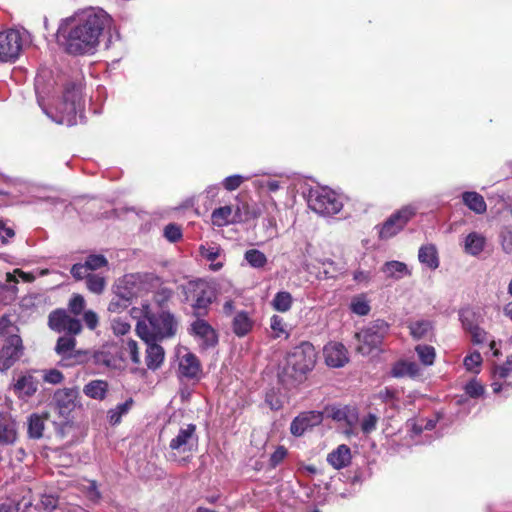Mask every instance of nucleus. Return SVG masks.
<instances>
[{
    "mask_svg": "<svg viewBox=\"0 0 512 512\" xmlns=\"http://www.w3.org/2000/svg\"><path fill=\"white\" fill-rule=\"evenodd\" d=\"M512 373V356L507 357L506 361L496 366L493 371V380L509 379Z\"/></svg>",
    "mask_w": 512,
    "mask_h": 512,
    "instance_id": "42",
    "label": "nucleus"
},
{
    "mask_svg": "<svg viewBox=\"0 0 512 512\" xmlns=\"http://www.w3.org/2000/svg\"><path fill=\"white\" fill-rule=\"evenodd\" d=\"M80 395L77 387L58 389L53 396L59 414L67 417L79 404Z\"/></svg>",
    "mask_w": 512,
    "mask_h": 512,
    "instance_id": "12",
    "label": "nucleus"
},
{
    "mask_svg": "<svg viewBox=\"0 0 512 512\" xmlns=\"http://www.w3.org/2000/svg\"><path fill=\"white\" fill-rule=\"evenodd\" d=\"M197 444L196 426L194 424H187L179 428L177 433L171 438L168 457L170 460L177 461L179 456L194 451Z\"/></svg>",
    "mask_w": 512,
    "mask_h": 512,
    "instance_id": "7",
    "label": "nucleus"
},
{
    "mask_svg": "<svg viewBox=\"0 0 512 512\" xmlns=\"http://www.w3.org/2000/svg\"><path fill=\"white\" fill-rule=\"evenodd\" d=\"M132 405L133 400L128 399L125 402L118 404L114 409H111L108 412L109 422L113 425L118 424L121 421L122 416L131 409Z\"/></svg>",
    "mask_w": 512,
    "mask_h": 512,
    "instance_id": "37",
    "label": "nucleus"
},
{
    "mask_svg": "<svg viewBox=\"0 0 512 512\" xmlns=\"http://www.w3.org/2000/svg\"><path fill=\"white\" fill-rule=\"evenodd\" d=\"M232 206L226 205L215 209L212 212L211 219L214 226L223 227L232 222Z\"/></svg>",
    "mask_w": 512,
    "mask_h": 512,
    "instance_id": "28",
    "label": "nucleus"
},
{
    "mask_svg": "<svg viewBox=\"0 0 512 512\" xmlns=\"http://www.w3.org/2000/svg\"><path fill=\"white\" fill-rule=\"evenodd\" d=\"M350 307L353 313L360 316L367 315L370 311L369 303L364 296L353 298Z\"/></svg>",
    "mask_w": 512,
    "mask_h": 512,
    "instance_id": "44",
    "label": "nucleus"
},
{
    "mask_svg": "<svg viewBox=\"0 0 512 512\" xmlns=\"http://www.w3.org/2000/svg\"><path fill=\"white\" fill-rule=\"evenodd\" d=\"M35 90L39 105L44 113L54 122L67 126L77 124V115L83 110L82 93L79 84L69 83L65 86L62 99L55 107V113L48 111L43 106L44 94L46 92L42 75L36 77Z\"/></svg>",
    "mask_w": 512,
    "mask_h": 512,
    "instance_id": "2",
    "label": "nucleus"
},
{
    "mask_svg": "<svg viewBox=\"0 0 512 512\" xmlns=\"http://www.w3.org/2000/svg\"><path fill=\"white\" fill-rule=\"evenodd\" d=\"M57 505L58 498L53 495H43L39 503V507L47 512L53 511Z\"/></svg>",
    "mask_w": 512,
    "mask_h": 512,
    "instance_id": "55",
    "label": "nucleus"
},
{
    "mask_svg": "<svg viewBox=\"0 0 512 512\" xmlns=\"http://www.w3.org/2000/svg\"><path fill=\"white\" fill-rule=\"evenodd\" d=\"M381 271L388 277L399 280L407 275H410V271L407 265L400 261H388L386 262Z\"/></svg>",
    "mask_w": 512,
    "mask_h": 512,
    "instance_id": "25",
    "label": "nucleus"
},
{
    "mask_svg": "<svg viewBox=\"0 0 512 512\" xmlns=\"http://www.w3.org/2000/svg\"><path fill=\"white\" fill-rule=\"evenodd\" d=\"M492 390L495 394L503 393L505 397L512 394V381L505 380H493L491 384Z\"/></svg>",
    "mask_w": 512,
    "mask_h": 512,
    "instance_id": "46",
    "label": "nucleus"
},
{
    "mask_svg": "<svg viewBox=\"0 0 512 512\" xmlns=\"http://www.w3.org/2000/svg\"><path fill=\"white\" fill-rule=\"evenodd\" d=\"M389 325L384 320H375L355 334L358 342L356 350L362 355H369L380 349L388 334Z\"/></svg>",
    "mask_w": 512,
    "mask_h": 512,
    "instance_id": "5",
    "label": "nucleus"
},
{
    "mask_svg": "<svg viewBox=\"0 0 512 512\" xmlns=\"http://www.w3.org/2000/svg\"><path fill=\"white\" fill-rule=\"evenodd\" d=\"M83 319H84L86 326L90 330H94L97 327L98 322H99L97 314L95 312H93L92 310H88V311L84 312Z\"/></svg>",
    "mask_w": 512,
    "mask_h": 512,
    "instance_id": "62",
    "label": "nucleus"
},
{
    "mask_svg": "<svg viewBox=\"0 0 512 512\" xmlns=\"http://www.w3.org/2000/svg\"><path fill=\"white\" fill-rule=\"evenodd\" d=\"M17 327L11 322L7 316L0 318V336L9 337L12 334H16Z\"/></svg>",
    "mask_w": 512,
    "mask_h": 512,
    "instance_id": "49",
    "label": "nucleus"
},
{
    "mask_svg": "<svg viewBox=\"0 0 512 512\" xmlns=\"http://www.w3.org/2000/svg\"><path fill=\"white\" fill-rule=\"evenodd\" d=\"M49 327L56 332H65L69 335H78L82 331L79 319L72 317L66 310L58 309L49 314Z\"/></svg>",
    "mask_w": 512,
    "mask_h": 512,
    "instance_id": "10",
    "label": "nucleus"
},
{
    "mask_svg": "<svg viewBox=\"0 0 512 512\" xmlns=\"http://www.w3.org/2000/svg\"><path fill=\"white\" fill-rule=\"evenodd\" d=\"M93 362L98 366L112 368L115 366L114 356L106 350H98L93 353Z\"/></svg>",
    "mask_w": 512,
    "mask_h": 512,
    "instance_id": "41",
    "label": "nucleus"
},
{
    "mask_svg": "<svg viewBox=\"0 0 512 512\" xmlns=\"http://www.w3.org/2000/svg\"><path fill=\"white\" fill-rule=\"evenodd\" d=\"M137 292L133 290H125L119 292L117 297L113 298L109 303L108 310L111 312H119L127 307L128 302L136 296Z\"/></svg>",
    "mask_w": 512,
    "mask_h": 512,
    "instance_id": "30",
    "label": "nucleus"
},
{
    "mask_svg": "<svg viewBox=\"0 0 512 512\" xmlns=\"http://www.w3.org/2000/svg\"><path fill=\"white\" fill-rule=\"evenodd\" d=\"M18 437L17 423L7 412L0 411V447L12 445Z\"/></svg>",
    "mask_w": 512,
    "mask_h": 512,
    "instance_id": "16",
    "label": "nucleus"
},
{
    "mask_svg": "<svg viewBox=\"0 0 512 512\" xmlns=\"http://www.w3.org/2000/svg\"><path fill=\"white\" fill-rule=\"evenodd\" d=\"M307 203L311 210L322 216L337 214L343 207L340 197L327 187L311 188Z\"/></svg>",
    "mask_w": 512,
    "mask_h": 512,
    "instance_id": "6",
    "label": "nucleus"
},
{
    "mask_svg": "<svg viewBox=\"0 0 512 512\" xmlns=\"http://www.w3.org/2000/svg\"><path fill=\"white\" fill-rule=\"evenodd\" d=\"M186 300H189V294H193V308L196 310L206 309L211 304L213 292L204 282H190L185 288Z\"/></svg>",
    "mask_w": 512,
    "mask_h": 512,
    "instance_id": "13",
    "label": "nucleus"
},
{
    "mask_svg": "<svg viewBox=\"0 0 512 512\" xmlns=\"http://www.w3.org/2000/svg\"><path fill=\"white\" fill-rule=\"evenodd\" d=\"M325 362L333 368L343 367L349 361L348 351L340 342H329L323 349Z\"/></svg>",
    "mask_w": 512,
    "mask_h": 512,
    "instance_id": "15",
    "label": "nucleus"
},
{
    "mask_svg": "<svg viewBox=\"0 0 512 512\" xmlns=\"http://www.w3.org/2000/svg\"><path fill=\"white\" fill-rule=\"evenodd\" d=\"M256 183L259 188L267 190L268 192H276L281 187V182L279 180L272 178L261 179L258 180Z\"/></svg>",
    "mask_w": 512,
    "mask_h": 512,
    "instance_id": "52",
    "label": "nucleus"
},
{
    "mask_svg": "<svg viewBox=\"0 0 512 512\" xmlns=\"http://www.w3.org/2000/svg\"><path fill=\"white\" fill-rule=\"evenodd\" d=\"M177 321L167 311L159 314H150L148 306L145 307V315L137 322L136 332L145 342H157L164 338L172 337L176 333Z\"/></svg>",
    "mask_w": 512,
    "mask_h": 512,
    "instance_id": "4",
    "label": "nucleus"
},
{
    "mask_svg": "<svg viewBox=\"0 0 512 512\" xmlns=\"http://www.w3.org/2000/svg\"><path fill=\"white\" fill-rule=\"evenodd\" d=\"M70 313L74 316L80 315L85 308V299L80 294H74L68 303Z\"/></svg>",
    "mask_w": 512,
    "mask_h": 512,
    "instance_id": "47",
    "label": "nucleus"
},
{
    "mask_svg": "<svg viewBox=\"0 0 512 512\" xmlns=\"http://www.w3.org/2000/svg\"><path fill=\"white\" fill-rule=\"evenodd\" d=\"M460 321L462 323V327L468 333L478 327L476 321V315L470 309L461 310L459 313Z\"/></svg>",
    "mask_w": 512,
    "mask_h": 512,
    "instance_id": "43",
    "label": "nucleus"
},
{
    "mask_svg": "<svg viewBox=\"0 0 512 512\" xmlns=\"http://www.w3.org/2000/svg\"><path fill=\"white\" fill-rule=\"evenodd\" d=\"M463 203L476 214H483L487 210L486 202L482 195L477 192H464Z\"/></svg>",
    "mask_w": 512,
    "mask_h": 512,
    "instance_id": "24",
    "label": "nucleus"
},
{
    "mask_svg": "<svg viewBox=\"0 0 512 512\" xmlns=\"http://www.w3.org/2000/svg\"><path fill=\"white\" fill-rule=\"evenodd\" d=\"M164 236L170 242H177L182 237V231L175 224H168L164 228Z\"/></svg>",
    "mask_w": 512,
    "mask_h": 512,
    "instance_id": "51",
    "label": "nucleus"
},
{
    "mask_svg": "<svg viewBox=\"0 0 512 512\" xmlns=\"http://www.w3.org/2000/svg\"><path fill=\"white\" fill-rule=\"evenodd\" d=\"M45 418L39 414H32L28 418V435L30 438L39 439L43 436Z\"/></svg>",
    "mask_w": 512,
    "mask_h": 512,
    "instance_id": "29",
    "label": "nucleus"
},
{
    "mask_svg": "<svg viewBox=\"0 0 512 512\" xmlns=\"http://www.w3.org/2000/svg\"><path fill=\"white\" fill-rule=\"evenodd\" d=\"M293 303L292 295L287 291H280L276 293L272 300V306L276 311L287 312L290 310Z\"/></svg>",
    "mask_w": 512,
    "mask_h": 512,
    "instance_id": "33",
    "label": "nucleus"
},
{
    "mask_svg": "<svg viewBox=\"0 0 512 512\" xmlns=\"http://www.w3.org/2000/svg\"><path fill=\"white\" fill-rule=\"evenodd\" d=\"M322 414L316 411L302 413L297 416L290 425V431L294 436H302L308 429L320 424Z\"/></svg>",
    "mask_w": 512,
    "mask_h": 512,
    "instance_id": "17",
    "label": "nucleus"
},
{
    "mask_svg": "<svg viewBox=\"0 0 512 512\" xmlns=\"http://www.w3.org/2000/svg\"><path fill=\"white\" fill-rule=\"evenodd\" d=\"M392 373L395 377H415L419 373V367L413 362H401L394 366Z\"/></svg>",
    "mask_w": 512,
    "mask_h": 512,
    "instance_id": "36",
    "label": "nucleus"
},
{
    "mask_svg": "<svg viewBox=\"0 0 512 512\" xmlns=\"http://www.w3.org/2000/svg\"><path fill=\"white\" fill-rule=\"evenodd\" d=\"M416 210V207L408 205L393 213L382 225L380 237L382 239H389L395 236L415 216Z\"/></svg>",
    "mask_w": 512,
    "mask_h": 512,
    "instance_id": "8",
    "label": "nucleus"
},
{
    "mask_svg": "<svg viewBox=\"0 0 512 512\" xmlns=\"http://www.w3.org/2000/svg\"><path fill=\"white\" fill-rule=\"evenodd\" d=\"M15 275H18L25 282H33L35 280V276L33 274L24 272L21 269H15L13 273H6V281L8 283L16 284L18 280L16 279ZM7 289L13 293H16L18 290L16 285L7 286Z\"/></svg>",
    "mask_w": 512,
    "mask_h": 512,
    "instance_id": "39",
    "label": "nucleus"
},
{
    "mask_svg": "<svg viewBox=\"0 0 512 512\" xmlns=\"http://www.w3.org/2000/svg\"><path fill=\"white\" fill-rule=\"evenodd\" d=\"M43 379L50 384H60L64 380L63 374L57 369H50L44 372Z\"/></svg>",
    "mask_w": 512,
    "mask_h": 512,
    "instance_id": "58",
    "label": "nucleus"
},
{
    "mask_svg": "<svg viewBox=\"0 0 512 512\" xmlns=\"http://www.w3.org/2000/svg\"><path fill=\"white\" fill-rule=\"evenodd\" d=\"M74 335L62 336L58 339L56 344V352L65 358H70L76 345Z\"/></svg>",
    "mask_w": 512,
    "mask_h": 512,
    "instance_id": "32",
    "label": "nucleus"
},
{
    "mask_svg": "<svg viewBox=\"0 0 512 512\" xmlns=\"http://www.w3.org/2000/svg\"><path fill=\"white\" fill-rule=\"evenodd\" d=\"M111 327L114 334L118 336L127 334L131 328L129 323L120 318L114 319L111 323Z\"/></svg>",
    "mask_w": 512,
    "mask_h": 512,
    "instance_id": "57",
    "label": "nucleus"
},
{
    "mask_svg": "<svg viewBox=\"0 0 512 512\" xmlns=\"http://www.w3.org/2000/svg\"><path fill=\"white\" fill-rule=\"evenodd\" d=\"M500 240L503 251L506 254H512V231L509 229L502 230Z\"/></svg>",
    "mask_w": 512,
    "mask_h": 512,
    "instance_id": "59",
    "label": "nucleus"
},
{
    "mask_svg": "<svg viewBox=\"0 0 512 512\" xmlns=\"http://www.w3.org/2000/svg\"><path fill=\"white\" fill-rule=\"evenodd\" d=\"M23 354L22 339L17 334H12L4 340L0 349V371H6L12 367Z\"/></svg>",
    "mask_w": 512,
    "mask_h": 512,
    "instance_id": "11",
    "label": "nucleus"
},
{
    "mask_svg": "<svg viewBox=\"0 0 512 512\" xmlns=\"http://www.w3.org/2000/svg\"><path fill=\"white\" fill-rule=\"evenodd\" d=\"M472 342L475 344H482L486 341V332L479 326L469 332Z\"/></svg>",
    "mask_w": 512,
    "mask_h": 512,
    "instance_id": "64",
    "label": "nucleus"
},
{
    "mask_svg": "<svg viewBox=\"0 0 512 512\" xmlns=\"http://www.w3.org/2000/svg\"><path fill=\"white\" fill-rule=\"evenodd\" d=\"M14 387L17 391L26 396L33 395L37 390L36 382L31 375H23L19 377Z\"/></svg>",
    "mask_w": 512,
    "mask_h": 512,
    "instance_id": "34",
    "label": "nucleus"
},
{
    "mask_svg": "<svg viewBox=\"0 0 512 512\" xmlns=\"http://www.w3.org/2000/svg\"><path fill=\"white\" fill-rule=\"evenodd\" d=\"M85 265L88 271H95L102 267L107 266L108 261L103 255H89L85 260Z\"/></svg>",
    "mask_w": 512,
    "mask_h": 512,
    "instance_id": "45",
    "label": "nucleus"
},
{
    "mask_svg": "<svg viewBox=\"0 0 512 512\" xmlns=\"http://www.w3.org/2000/svg\"><path fill=\"white\" fill-rule=\"evenodd\" d=\"M244 259L255 269L263 268L268 262L266 255L258 249L247 250L244 254Z\"/></svg>",
    "mask_w": 512,
    "mask_h": 512,
    "instance_id": "35",
    "label": "nucleus"
},
{
    "mask_svg": "<svg viewBox=\"0 0 512 512\" xmlns=\"http://www.w3.org/2000/svg\"><path fill=\"white\" fill-rule=\"evenodd\" d=\"M286 455L287 450L283 446L278 447L270 457V466L276 467L280 462H282Z\"/></svg>",
    "mask_w": 512,
    "mask_h": 512,
    "instance_id": "61",
    "label": "nucleus"
},
{
    "mask_svg": "<svg viewBox=\"0 0 512 512\" xmlns=\"http://www.w3.org/2000/svg\"><path fill=\"white\" fill-rule=\"evenodd\" d=\"M486 245V238L478 232L469 233L464 241L463 247L466 254L471 256H478L481 254Z\"/></svg>",
    "mask_w": 512,
    "mask_h": 512,
    "instance_id": "20",
    "label": "nucleus"
},
{
    "mask_svg": "<svg viewBox=\"0 0 512 512\" xmlns=\"http://www.w3.org/2000/svg\"><path fill=\"white\" fill-rule=\"evenodd\" d=\"M109 385L107 381L96 379L91 380L83 387V393L94 400L102 401L106 398Z\"/></svg>",
    "mask_w": 512,
    "mask_h": 512,
    "instance_id": "21",
    "label": "nucleus"
},
{
    "mask_svg": "<svg viewBox=\"0 0 512 512\" xmlns=\"http://www.w3.org/2000/svg\"><path fill=\"white\" fill-rule=\"evenodd\" d=\"M482 363L481 354L477 351L467 355L464 358V365L467 370L473 371L475 368L479 367Z\"/></svg>",
    "mask_w": 512,
    "mask_h": 512,
    "instance_id": "54",
    "label": "nucleus"
},
{
    "mask_svg": "<svg viewBox=\"0 0 512 512\" xmlns=\"http://www.w3.org/2000/svg\"><path fill=\"white\" fill-rule=\"evenodd\" d=\"M464 390L470 397L478 398L483 395L484 386L476 379H472L465 385Z\"/></svg>",
    "mask_w": 512,
    "mask_h": 512,
    "instance_id": "48",
    "label": "nucleus"
},
{
    "mask_svg": "<svg viewBox=\"0 0 512 512\" xmlns=\"http://www.w3.org/2000/svg\"><path fill=\"white\" fill-rule=\"evenodd\" d=\"M190 332L197 339L202 349L214 347L218 342L215 330L203 319L192 322Z\"/></svg>",
    "mask_w": 512,
    "mask_h": 512,
    "instance_id": "14",
    "label": "nucleus"
},
{
    "mask_svg": "<svg viewBox=\"0 0 512 512\" xmlns=\"http://www.w3.org/2000/svg\"><path fill=\"white\" fill-rule=\"evenodd\" d=\"M410 334L419 340L427 337L432 331V323L428 320H418L409 325Z\"/></svg>",
    "mask_w": 512,
    "mask_h": 512,
    "instance_id": "31",
    "label": "nucleus"
},
{
    "mask_svg": "<svg viewBox=\"0 0 512 512\" xmlns=\"http://www.w3.org/2000/svg\"><path fill=\"white\" fill-rule=\"evenodd\" d=\"M87 289L94 294H101L106 287V279L100 274L90 273L86 280Z\"/></svg>",
    "mask_w": 512,
    "mask_h": 512,
    "instance_id": "38",
    "label": "nucleus"
},
{
    "mask_svg": "<svg viewBox=\"0 0 512 512\" xmlns=\"http://www.w3.org/2000/svg\"><path fill=\"white\" fill-rule=\"evenodd\" d=\"M200 255L207 261L211 262L210 269L213 271H219L223 267V263L216 260L221 256L222 249L217 244H204L199 247Z\"/></svg>",
    "mask_w": 512,
    "mask_h": 512,
    "instance_id": "22",
    "label": "nucleus"
},
{
    "mask_svg": "<svg viewBox=\"0 0 512 512\" xmlns=\"http://www.w3.org/2000/svg\"><path fill=\"white\" fill-rule=\"evenodd\" d=\"M23 42L19 31L9 29L0 32V62L15 61L22 50Z\"/></svg>",
    "mask_w": 512,
    "mask_h": 512,
    "instance_id": "9",
    "label": "nucleus"
},
{
    "mask_svg": "<svg viewBox=\"0 0 512 512\" xmlns=\"http://www.w3.org/2000/svg\"><path fill=\"white\" fill-rule=\"evenodd\" d=\"M179 369L184 376L194 378L200 371V364L195 355L187 353L180 359Z\"/></svg>",
    "mask_w": 512,
    "mask_h": 512,
    "instance_id": "23",
    "label": "nucleus"
},
{
    "mask_svg": "<svg viewBox=\"0 0 512 512\" xmlns=\"http://www.w3.org/2000/svg\"><path fill=\"white\" fill-rule=\"evenodd\" d=\"M110 22V16L96 8L82 10L66 19L59 30L65 51L72 55L93 53Z\"/></svg>",
    "mask_w": 512,
    "mask_h": 512,
    "instance_id": "1",
    "label": "nucleus"
},
{
    "mask_svg": "<svg viewBox=\"0 0 512 512\" xmlns=\"http://www.w3.org/2000/svg\"><path fill=\"white\" fill-rule=\"evenodd\" d=\"M245 179L246 178L238 174L228 176L223 180V186L228 191H234L243 183Z\"/></svg>",
    "mask_w": 512,
    "mask_h": 512,
    "instance_id": "53",
    "label": "nucleus"
},
{
    "mask_svg": "<svg viewBox=\"0 0 512 512\" xmlns=\"http://www.w3.org/2000/svg\"><path fill=\"white\" fill-rule=\"evenodd\" d=\"M415 351L420 359V361L426 365H432L435 360V349L432 346L429 345H418L415 348Z\"/></svg>",
    "mask_w": 512,
    "mask_h": 512,
    "instance_id": "40",
    "label": "nucleus"
},
{
    "mask_svg": "<svg viewBox=\"0 0 512 512\" xmlns=\"http://www.w3.org/2000/svg\"><path fill=\"white\" fill-rule=\"evenodd\" d=\"M253 322L246 312H239L233 319V331L239 336H245L252 329Z\"/></svg>",
    "mask_w": 512,
    "mask_h": 512,
    "instance_id": "27",
    "label": "nucleus"
},
{
    "mask_svg": "<svg viewBox=\"0 0 512 512\" xmlns=\"http://www.w3.org/2000/svg\"><path fill=\"white\" fill-rule=\"evenodd\" d=\"M271 329L275 332V336L279 337L281 334L285 333L284 322L283 319L279 316L274 315L271 318Z\"/></svg>",
    "mask_w": 512,
    "mask_h": 512,
    "instance_id": "63",
    "label": "nucleus"
},
{
    "mask_svg": "<svg viewBox=\"0 0 512 512\" xmlns=\"http://www.w3.org/2000/svg\"><path fill=\"white\" fill-rule=\"evenodd\" d=\"M146 348V366L150 370L158 369L164 361L165 352L162 346L156 342H145Z\"/></svg>",
    "mask_w": 512,
    "mask_h": 512,
    "instance_id": "19",
    "label": "nucleus"
},
{
    "mask_svg": "<svg viewBox=\"0 0 512 512\" xmlns=\"http://www.w3.org/2000/svg\"><path fill=\"white\" fill-rule=\"evenodd\" d=\"M419 261L426 265L428 268L435 270L439 266L437 250L433 245H425L419 249Z\"/></svg>",
    "mask_w": 512,
    "mask_h": 512,
    "instance_id": "26",
    "label": "nucleus"
},
{
    "mask_svg": "<svg viewBox=\"0 0 512 512\" xmlns=\"http://www.w3.org/2000/svg\"><path fill=\"white\" fill-rule=\"evenodd\" d=\"M317 353L309 342H302L286 356L279 377L286 385H295L306 379L316 363Z\"/></svg>",
    "mask_w": 512,
    "mask_h": 512,
    "instance_id": "3",
    "label": "nucleus"
},
{
    "mask_svg": "<svg viewBox=\"0 0 512 512\" xmlns=\"http://www.w3.org/2000/svg\"><path fill=\"white\" fill-rule=\"evenodd\" d=\"M378 417L374 414H368L361 420V430L365 434H369L376 429Z\"/></svg>",
    "mask_w": 512,
    "mask_h": 512,
    "instance_id": "50",
    "label": "nucleus"
},
{
    "mask_svg": "<svg viewBox=\"0 0 512 512\" xmlns=\"http://www.w3.org/2000/svg\"><path fill=\"white\" fill-rule=\"evenodd\" d=\"M351 459L350 448L345 444L339 445L327 456L328 463L337 470L347 467L351 463Z\"/></svg>",
    "mask_w": 512,
    "mask_h": 512,
    "instance_id": "18",
    "label": "nucleus"
},
{
    "mask_svg": "<svg viewBox=\"0 0 512 512\" xmlns=\"http://www.w3.org/2000/svg\"><path fill=\"white\" fill-rule=\"evenodd\" d=\"M71 275L75 280H83L88 278L90 272L88 271L85 263L74 264L70 270Z\"/></svg>",
    "mask_w": 512,
    "mask_h": 512,
    "instance_id": "56",
    "label": "nucleus"
},
{
    "mask_svg": "<svg viewBox=\"0 0 512 512\" xmlns=\"http://www.w3.org/2000/svg\"><path fill=\"white\" fill-rule=\"evenodd\" d=\"M126 351L129 353L130 359L134 364L140 363V354L138 350V345L135 340L130 339L126 343Z\"/></svg>",
    "mask_w": 512,
    "mask_h": 512,
    "instance_id": "60",
    "label": "nucleus"
}]
</instances>
